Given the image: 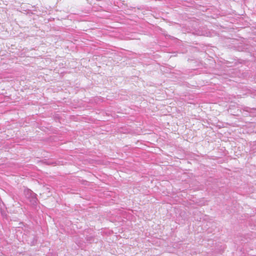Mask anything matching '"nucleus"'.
I'll return each instance as SVG.
<instances>
[{
    "label": "nucleus",
    "instance_id": "f257e3e1",
    "mask_svg": "<svg viewBox=\"0 0 256 256\" xmlns=\"http://www.w3.org/2000/svg\"><path fill=\"white\" fill-rule=\"evenodd\" d=\"M24 194L26 198L29 200L32 204L34 206L36 204L38 199L35 193L30 189H26L24 191Z\"/></svg>",
    "mask_w": 256,
    "mask_h": 256
}]
</instances>
